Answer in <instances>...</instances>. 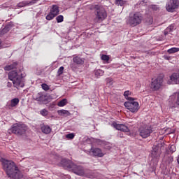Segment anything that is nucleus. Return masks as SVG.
Returning a JSON list of instances; mask_svg holds the SVG:
<instances>
[{
    "instance_id": "nucleus-20",
    "label": "nucleus",
    "mask_w": 179,
    "mask_h": 179,
    "mask_svg": "<svg viewBox=\"0 0 179 179\" xmlns=\"http://www.w3.org/2000/svg\"><path fill=\"white\" fill-rule=\"evenodd\" d=\"M59 115H61L62 117H69V115H71V113H69V110H59L57 111Z\"/></svg>"
},
{
    "instance_id": "nucleus-32",
    "label": "nucleus",
    "mask_w": 179,
    "mask_h": 179,
    "mask_svg": "<svg viewBox=\"0 0 179 179\" xmlns=\"http://www.w3.org/2000/svg\"><path fill=\"white\" fill-rule=\"evenodd\" d=\"M169 150L170 152H171L172 153H174V152H176V150H177V148H176V145H171L169 148Z\"/></svg>"
},
{
    "instance_id": "nucleus-15",
    "label": "nucleus",
    "mask_w": 179,
    "mask_h": 179,
    "mask_svg": "<svg viewBox=\"0 0 179 179\" xmlns=\"http://www.w3.org/2000/svg\"><path fill=\"white\" fill-rule=\"evenodd\" d=\"M112 127L115 128L117 131H121L122 132H129V128L128 126L124 124H117V122L112 123Z\"/></svg>"
},
{
    "instance_id": "nucleus-12",
    "label": "nucleus",
    "mask_w": 179,
    "mask_h": 179,
    "mask_svg": "<svg viewBox=\"0 0 179 179\" xmlns=\"http://www.w3.org/2000/svg\"><path fill=\"white\" fill-rule=\"evenodd\" d=\"M152 162H154L155 166L157 165L159 163V159L160 157V151H159V148L156 146L152 148V150L151 152Z\"/></svg>"
},
{
    "instance_id": "nucleus-35",
    "label": "nucleus",
    "mask_w": 179,
    "mask_h": 179,
    "mask_svg": "<svg viewBox=\"0 0 179 179\" xmlns=\"http://www.w3.org/2000/svg\"><path fill=\"white\" fill-rule=\"evenodd\" d=\"M167 30H169V32L172 31L173 30H174V24H171L170 26H169L166 28Z\"/></svg>"
},
{
    "instance_id": "nucleus-45",
    "label": "nucleus",
    "mask_w": 179,
    "mask_h": 179,
    "mask_svg": "<svg viewBox=\"0 0 179 179\" xmlns=\"http://www.w3.org/2000/svg\"><path fill=\"white\" fill-rule=\"evenodd\" d=\"M0 73H1V71H0Z\"/></svg>"
},
{
    "instance_id": "nucleus-43",
    "label": "nucleus",
    "mask_w": 179,
    "mask_h": 179,
    "mask_svg": "<svg viewBox=\"0 0 179 179\" xmlns=\"http://www.w3.org/2000/svg\"><path fill=\"white\" fill-rule=\"evenodd\" d=\"M2 41L0 39V47H1Z\"/></svg>"
},
{
    "instance_id": "nucleus-42",
    "label": "nucleus",
    "mask_w": 179,
    "mask_h": 179,
    "mask_svg": "<svg viewBox=\"0 0 179 179\" xmlns=\"http://www.w3.org/2000/svg\"><path fill=\"white\" fill-rule=\"evenodd\" d=\"M165 59L168 60L170 59V57L168 56H164Z\"/></svg>"
},
{
    "instance_id": "nucleus-44",
    "label": "nucleus",
    "mask_w": 179,
    "mask_h": 179,
    "mask_svg": "<svg viewBox=\"0 0 179 179\" xmlns=\"http://www.w3.org/2000/svg\"><path fill=\"white\" fill-rule=\"evenodd\" d=\"M78 1H82V0H78Z\"/></svg>"
},
{
    "instance_id": "nucleus-17",
    "label": "nucleus",
    "mask_w": 179,
    "mask_h": 179,
    "mask_svg": "<svg viewBox=\"0 0 179 179\" xmlns=\"http://www.w3.org/2000/svg\"><path fill=\"white\" fill-rule=\"evenodd\" d=\"M36 0H32L31 1H22L20 2L17 6V8H24V6H30L31 5H34V3H36Z\"/></svg>"
},
{
    "instance_id": "nucleus-16",
    "label": "nucleus",
    "mask_w": 179,
    "mask_h": 179,
    "mask_svg": "<svg viewBox=\"0 0 179 179\" xmlns=\"http://www.w3.org/2000/svg\"><path fill=\"white\" fill-rule=\"evenodd\" d=\"M90 153L96 157H103L104 156V153H103L100 148H91Z\"/></svg>"
},
{
    "instance_id": "nucleus-41",
    "label": "nucleus",
    "mask_w": 179,
    "mask_h": 179,
    "mask_svg": "<svg viewBox=\"0 0 179 179\" xmlns=\"http://www.w3.org/2000/svg\"><path fill=\"white\" fill-rule=\"evenodd\" d=\"M7 86L8 87H12V83H8Z\"/></svg>"
},
{
    "instance_id": "nucleus-38",
    "label": "nucleus",
    "mask_w": 179,
    "mask_h": 179,
    "mask_svg": "<svg viewBox=\"0 0 179 179\" xmlns=\"http://www.w3.org/2000/svg\"><path fill=\"white\" fill-rule=\"evenodd\" d=\"M47 96L45 95H42L40 97V100H41V101H44V99H45Z\"/></svg>"
},
{
    "instance_id": "nucleus-46",
    "label": "nucleus",
    "mask_w": 179,
    "mask_h": 179,
    "mask_svg": "<svg viewBox=\"0 0 179 179\" xmlns=\"http://www.w3.org/2000/svg\"><path fill=\"white\" fill-rule=\"evenodd\" d=\"M0 73H1V71H0Z\"/></svg>"
},
{
    "instance_id": "nucleus-24",
    "label": "nucleus",
    "mask_w": 179,
    "mask_h": 179,
    "mask_svg": "<svg viewBox=\"0 0 179 179\" xmlns=\"http://www.w3.org/2000/svg\"><path fill=\"white\" fill-rule=\"evenodd\" d=\"M68 104V100L66 99H64L59 101L57 103L58 107H65Z\"/></svg>"
},
{
    "instance_id": "nucleus-30",
    "label": "nucleus",
    "mask_w": 179,
    "mask_h": 179,
    "mask_svg": "<svg viewBox=\"0 0 179 179\" xmlns=\"http://www.w3.org/2000/svg\"><path fill=\"white\" fill-rule=\"evenodd\" d=\"M66 138L67 139H73V138H75V134L73 133H70L69 134L66 135Z\"/></svg>"
},
{
    "instance_id": "nucleus-37",
    "label": "nucleus",
    "mask_w": 179,
    "mask_h": 179,
    "mask_svg": "<svg viewBox=\"0 0 179 179\" xmlns=\"http://www.w3.org/2000/svg\"><path fill=\"white\" fill-rule=\"evenodd\" d=\"M70 67L73 69V71H75V69H76V66L75 65V64H71L70 65Z\"/></svg>"
},
{
    "instance_id": "nucleus-19",
    "label": "nucleus",
    "mask_w": 179,
    "mask_h": 179,
    "mask_svg": "<svg viewBox=\"0 0 179 179\" xmlns=\"http://www.w3.org/2000/svg\"><path fill=\"white\" fill-rule=\"evenodd\" d=\"M73 62L74 64H76L77 65H83L85 64V59L81 58L79 56H75L73 58Z\"/></svg>"
},
{
    "instance_id": "nucleus-34",
    "label": "nucleus",
    "mask_w": 179,
    "mask_h": 179,
    "mask_svg": "<svg viewBox=\"0 0 179 179\" xmlns=\"http://www.w3.org/2000/svg\"><path fill=\"white\" fill-rule=\"evenodd\" d=\"M41 115H43V117H45V115H48V111H47V110L45 109H43L42 110H41Z\"/></svg>"
},
{
    "instance_id": "nucleus-33",
    "label": "nucleus",
    "mask_w": 179,
    "mask_h": 179,
    "mask_svg": "<svg viewBox=\"0 0 179 179\" xmlns=\"http://www.w3.org/2000/svg\"><path fill=\"white\" fill-rule=\"evenodd\" d=\"M101 59H102V61H108V59H110V57L106 55H103L101 57Z\"/></svg>"
},
{
    "instance_id": "nucleus-23",
    "label": "nucleus",
    "mask_w": 179,
    "mask_h": 179,
    "mask_svg": "<svg viewBox=\"0 0 179 179\" xmlns=\"http://www.w3.org/2000/svg\"><path fill=\"white\" fill-rule=\"evenodd\" d=\"M94 75L96 78H100V76H103V75H104V71L101 69L94 70Z\"/></svg>"
},
{
    "instance_id": "nucleus-10",
    "label": "nucleus",
    "mask_w": 179,
    "mask_h": 179,
    "mask_svg": "<svg viewBox=\"0 0 179 179\" xmlns=\"http://www.w3.org/2000/svg\"><path fill=\"white\" fill-rule=\"evenodd\" d=\"M138 132L141 138H148V136H150V134L152 132V127L148 125L142 126L140 127Z\"/></svg>"
},
{
    "instance_id": "nucleus-31",
    "label": "nucleus",
    "mask_w": 179,
    "mask_h": 179,
    "mask_svg": "<svg viewBox=\"0 0 179 179\" xmlns=\"http://www.w3.org/2000/svg\"><path fill=\"white\" fill-rule=\"evenodd\" d=\"M62 73H64V66L59 67V69L57 71V75H59V76L62 75Z\"/></svg>"
},
{
    "instance_id": "nucleus-7",
    "label": "nucleus",
    "mask_w": 179,
    "mask_h": 179,
    "mask_svg": "<svg viewBox=\"0 0 179 179\" xmlns=\"http://www.w3.org/2000/svg\"><path fill=\"white\" fill-rule=\"evenodd\" d=\"M162 86H163V78L157 77L156 78L152 79L150 87L153 92L160 90Z\"/></svg>"
},
{
    "instance_id": "nucleus-40",
    "label": "nucleus",
    "mask_w": 179,
    "mask_h": 179,
    "mask_svg": "<svg viewBox=\"0 0 179 179\" xmlns=\"http://www.w3.org/2000/svg\"><path fill=\"white\" fill-rule=\"evenodd\" d=\"M85 177H87V178H93V176L91 175H85Z\"/></svg>"
},
{
    "instance_id": "nucleus-9",
    "label": "nucleus",
    "mask_w": 179,
    "mask_h": 179,
    "mask_svg": "<svg viewBox=\"0 0 179 179\" xmlns=\"http://www.w3.org/2000/svg\"><path fill=\"white\" fill-rule=\"evenodd\" d=\"M59 15V7L57 5H52L50 6V12L46 15V20H52L54 17Z\"/></svg>"
},
{
    "instance_id": "nucleus-5",
    "label": "nucleus",
    "mask_w": 179,
    "mask_h": 179,
    "mask_svg": "<svg viewBox=\"0 0 179 179\" xmlns=\"http://www.w3.org/2000/svg\"><path fill=\"white\" fill-rule=\"evenodd\" d=\"M63 162H66L64 166L68 167V169H71L74 174L80 176V177L85 176V168L82 165L75 164L73 162L67 161L66 159L63 160Z\"/></svg>"
},
{
    "instance_id": "nucleus-27",
    "label": "nucleus",
    "mask_w": 179,
    "mask_h": 179,
    "mask_svg": "<svg viewBox=\"0 0 179 179\" xmlns=\"http://www.w3.org/2000/svg\"><path fill=\"white\" fill-rule=\"evenodd\" d=\"M57 23H62L64 22V15H59L56 17Z\"/></svg>"
},
{
    "instance_id": "nucleus-11",
    "label": "nucleus",
    "mask_w": 179,
    "mask_h": 179,
    "mask_svg": "<svg viewBox=\"0 0 179 179\" xmlns=\"http://www.w3.org/2000/svg\"><path fill=\"white\" fill-rule=\"evenodd\" d=\"M178 6V0H169L166 5V9L167 12H174Z\"/></svg>"
},
{
    "instance_id": "nucleus-1",
    "label": "nucleus",
    "mask_w": 179,
    "mask_h": 179,
    "mask_svg": "<svg viewBox=\"0 0 179 179\" xmlns=\"http://www.w3.org/2000/svg\"><path fill=\"white\" fill-rule=\"evenodd\" d=\"M1 162L3 170H5L7 176H8L10 178H22V175L20 173V171H19V169L16 167L15 162L5 159H1Z\"/></svg>"
},
{
    "instance_id": "nucleus-26",
    "label": "nucleus",
    "mask_w": 179,
    "mask_h": 179,
    "mask_svg": "<svg viewBox=\"0 0 179 179\" xmlns=\"http://www.w3.org/2000/svg\"><path fill=\"white\" fill-rule=\"evenodd\" d=\"M9 31V27H5L2 29H0V34L1 36H3V34H6V33H8Z\"/></svg>"
},
{
    "instance_id": "nucleus-14",
    "label": "nucleus",
    "mask_w": 179,
    "mask_h": 179,
    "mask_svg": "<svg viewBox=\"0 0 179 179\" xmlns=\"http://www.w3.org/2000/svg\"><path fill=\"white\" fill-rule=\"evenodd\" d=\"M168 85H179V71L173 73L170 76Z\"/></svg>"
},
{
    "instance_id": "nucleus-22",
    "label": "nucleus",
    "mask_w": 179,
    "mask_h": 179,
    "mask_svg": "<svg viewBox=\"0 0 179 179\" xmlns=\"http://www.w3.org/2000/svg\"><path fill=\"white\" fill-rule=\"evenodd\" d=\"M131 94H132V92H131L129 90L125 91V92H124V98H125L127 100H129V101H131V100H135L134 98H133V97H129V96H131Z\"/></svg>"
},
{
    "instance_id": "nucleus-25",
    "label": "nucleus",
    "mask_w": 179,
    "mask_h": 179,
    "mask_svg": "<svg viewBox=\"0 0 179 179\" xmlns=\"http://www.w3.org/2000/svg\"><path fill=\"white\" fill-rule=\"evenodd\" d=\"M179 48H171L167 50L169 54H174L175 52H178Z\"/></svg>"
},
{
    "instance_id": "nucleus-13",
    "label": "nucleus",
    "mask_w": 179,
    "mask_h": 179,
    "mask_svg": "<svg viewBox=\"0 0 179 179\" xmlns=\"http://www.w3.org/2000/svg\"><path fill=\"white\" fill-rule=\"evenodd\" d=\"M19 101L20 100L18 98H14L10 101H8L6 105V110H13V108H16L19 104Z\"/></svg>"
},
{
    "instance_id": "nucleus-28",
    "label": "nucleus",
    "mask_w": 179,
    "mask_h": 179,
    "mask_svg": "<svg viewBox=\"0 0 179 179\" xmlns=\"http://www.w3.org/2000/svg\"><path fill=\"white\" fill-rule=\"evenodd\" d=\"M115 3L118 6H122V5L125 3V2L124 1V0H116Z\"/></svg>"
},
{
    "instance_id": "nucleus-18",
    "label": "nucleus",
    "mask_w": 179,
    "mask_h": 179,
    "mask_svg": "<svg viewBox=\"0 0 179 179\" xmlns=\"http://www.w3.org/2000/svg\"><path fill=\"white\" fill-rule=\"evenodd\" d=\"M41 129L43 134H45L46 135L51 134V131H52V129L50 126L45 124L41 125Z\"/></svg>"
},
{
    "instance_id": "nucleus-4",
    "label": "nucleus",
    "mask_w": 179,
    "mask_h": 179,
    "mask_svg": "<svg viewBox=\"0 0 179 179\" xmlns=\"http://www.w3.org/2000/svg\"><path fill=\"white\" fill-rule=\"evenodd\" d=\"M143 19V17H142V14H141V13H131L129 17L127 19L126 22L127 24H129L131 27H135V26H138V24H141V23H142Z\"/></svg>"
},
{
    "instance_id": "nucleus-29",
    "label": "nucleus",
    "mask_w": 179,
    "mask_h": 179,
    "mask_svg": "<svg viewBox=\"0 0 179 179\" xmlns=\"http://www.w3.org/2000/svg\"><path fill=\"white\" fill-rule=\"evenodd\" d=\"M41 87H42V89L45 92H47V90H50V87L45 83L42 84Z\"/></svg>"
},
{
    "instance_id": "nucleus-21",
    "label": "nucleus",
    "mask_w": 179,
    "mask_h": 179,
    "mask_svg": "<svg viewBox=\"0 0 179 179\" xmlns=\"http://www.w3.org/2000/svg\"><path fill=\"white\" fill-rule=\"evenodd\" d=\"M16 66H17V63L14 62L12 64L7 65L4 67V70L6 71H12V69H16Z\"/></svg>"
},
{
    "instance_id": "nucleus-6",
    "label": "nucleus",
    "mask_w": 179,
    "mask_h": 179,
    "mask_svg": "<svg viewBox=\"0 0 179 179\" xmlns=\"http://www.w3.org/2000/svg\"><path fill=\"white\" fill-rule=\"evenodd\" d=\"M27 131V127L25 124L20 123H15L13 124L11 128L8 130L9 134H15V135H17L20 136L26 133Z\"/></svg>"
},
{
    "instance_id": "nucleus-39",
    "label": "nucleus",
    "mask_w": 179,
    "mask_h": 179,
    "mask_svg": "<svg viewBox=\"0 0 179 179\" xmlns=\"http://www.w3.org/2000/svg\"><path fill=\"white\" fill-rule=\"evenodd\" d=\"M169 33H170L169 32V30H167V28L164 30V34L165 35V36H167V34H169Z\"/></svg>"
},
{
    "instance_id": "nucleus-36",
    "label": "nucleus",
    "mask_w": 179,
    "mask_h": 179,
    "mask_svg": "<svg viewBox=\"0 0 179 179\" xmlns=\"http://www.w3.org/2000/svg\"><path fill=\"white\" fill-rule=\"evenodd\" d=\"M151 9H152V10H159V6L157 5H152Z\"/></svg>"
},
{
    "instance_id": "nucleus-2",
    "label": "nucleus",
    "mask_w": 179,
    "mask_h": 179,
    "mask_svg": "<svg viewBox=\"0 0 179 179\" xmlns=\"http://www.w3.org/2000/svg\"><path fill=\"white\" fill-rule=\"evenodd\" d=\"M8 79L13 82V85L16 89L24 87V81H23V74L19 71H12L8 73Z\"/></svg>"
},
{
    "instance_id": "nucleus-3",
    "label": "nucleus",
    "mask_w": 179,
    "mask_h": 179,
    "mask_svg": "<svg viewBox=\"0 0 179 179\" xmlns=\"http://www.w3.org/2000/svg\"><path fill=\"white\" fill-rule=\"evenodd\" d=\"M94 15L95 17L94 21L95 23H101L105 19H107V11H106V8L101 6L96 5L94 6Z\"/></svg>"
},
{
    "instance_id": "nucleus-8",
    "label": "nucleus",
    "mask_w": 179,
    "mask_h": 179,
    "mask_svg": "<svg viewBox=\"0 0 179 179\" xmlns=\"http://www.w3.org/2000/svg\"><path fill=\"white\" fill-rule=\"evenodd\" d=\"M124 106L131 111V113H138L139 111V103L135 101V100H130L124 102Z\"/></svg>"
}]
</instances>
